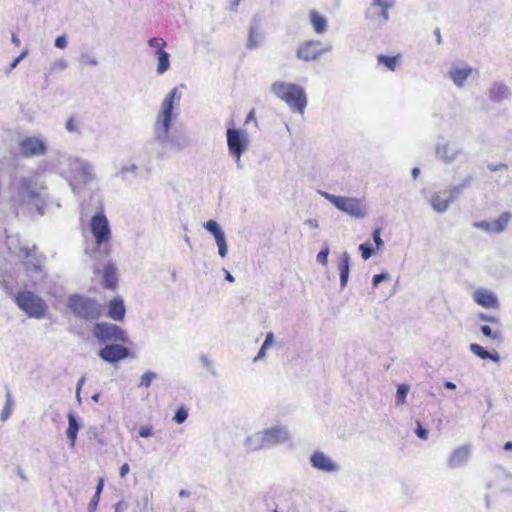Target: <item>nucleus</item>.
<instances>
[{"instance_id": "45", "label": "nucleus", "mask_w": 512, "mask_h": 512, "mask_svg": "<svg viewBox=\"0 0 512 512\" xmlns=\"http://www.w3.org/2000/svg\"><path fill=\"white\" fill-rule=\"evenodd\" d=\"M359 250L361 251L362 257L364 260L369 259L373 254V249L370 243H362L359 245Z\"/></svg>"}, {"instance_id": "64", "label": "nucleus", "mask_w": 512, "mask_h": 512, "mask_svg": "<svg viewBox=\"0 0 512 512\" xmlns=\"http://www.w3.org/2000/svg\"><path fill=\"white\" fill-rule=\"evenodd\" d=\"M267 349H264L263 346H261L260 350L258 351L256 357L253 359L254 362H257L258 360H261L265 357Z\"/></svg>"}, {"instance_id": "44", "label": "nucleus", "mask_w": 512, "mask_h": 512, "mask_svg": "<svg viewBox=\"0 0 512 512\" xmlns=\"http://www.w3.org/2000/svg\"><path fill=\"white\" fill-rule=\"evenodd\" d=\"M80 61L89 66H97L98 65L97 58L89 53H82L80 55Z\"/></svg>"}, {"instance_id": "40", "label": "nucleus", "mask_w": 512, "mask_h": 512, "mask_svg": "<svg viewBox=\"0 0 512 512\" xmlns=\"http://www.w3.org/2000/svg\"><path fill=\"white\" fill-rule=\"evenodd\" d=\"M408 391H409V386H407L405 384H401L398 386L397 392H396V405L397 406L402 405L405 402Z\"/></svg>"}, {"instance_id": "49", "label": "nucleus", "mask_w": 512, "mask_h": 512, "mask_svg": "<svg viewBox=\"0 0 512 512\" xmlns=\"http://www.w3.org/2000/svg\"><path fill=\"white\" fill-rule=\"evenodd\" d=\"M475 228L481 229L489 234H492V225L490 221H478L473 224Z\"/></svg>"}, {"instance_id": "14", "label": "nucleus", "mask_w": 512, "mask_h": 512, "mask_svg": "<svg viewBox=\"0 0 512 512\" xmlns=\"http://www.w3.org/2000/svg\"><path fill=\"white\" fill-rule=\"evenodd\" d=\"M45 141L36 136L27 137L20 142V152L25 157L42 156L46 153Z\"/></svg>"}, {"instance_id": "8", "label": "nucleus", "mask_w": 512, "mask_h": 512, "mask_svg": "<svg viewBox=\"0 0 512 512\" xmlns=\"http://www.w3.org/2000/svg\"><path fill=\"white\" fill-rule=\"evenodd\" d=\"M90 230L97 246L105 255L110 252L111 229L108 219L103 213H96L90 221Z\"/></svg>"}, {"instance_id": "15", "label": "nucleus", "mask_w": 512, "mask_h": 512, "mask_svg": "<svg viewBox=\"0 0 512 512\" xmlns=\"http://www.w3.org/2000/svg\"><path fill=\"white\" fill-rule=\"evenodd\" d=\"M268 449L283 444L290 439V434L285 426H273L262 430Z\"/></svg>"}, {"instance_id": "3", "label": "nucleus", "mask_w": 512, "mask_h": 512, "mask_svg": "<svg viewBox=\"0 0 512 512\" xmlns=\"http://www.w3.org/2000/svg\"><path fill=\"white\" fill-rule=\"evenodd\" d=\"M273 94L284 101L288 107L303 114L307 106V95L303 87L295 83L276 81L271 85Z\"/></svg>"}, {"instance_id": "10", "label": "nucleus", "mask_w": 512, "mask_h": 512, "mask_svg": "<svg viewBox=\"0 0 512 512\" xmlns=\"http://www.w3.org/2000/svg\"><path fill=\"white\" fill-rule=\"evenodd\" d=\"M93 335L103 343L121 342L129 343L126 332L115 324L101 322L97 323L93 329Z\"/></svg>"}, {"instance_id": "39", "label": "nucleus", "mask_w": 512, "mask_h": 512, "mask_svg": "<svg viewBox=\"0 0 512 512\" xmlns=\"http://www.w3.org/2000/svg\"><path fill=\"white\" fill-rule=\"evenodd\" d=\"M378 63L384 65L388 70L394 71L398 57L395 56H385V55H378L377 57Z\"/></svg>"}, {"instance_id": "29", "label": "nucleus", "mask_w": 512, "mask_h": 512, "mask_svg": "<svg viewBox=\"0 0 512 512\" xmlns=\"http://www.w3.org/2000/svg\"><path fill=\"white\" fill-rule=\"evenodd\" d=\"M310 22L317 34L321 35L326 32L328 27L327 19L320 15L316 10L310 11Z\"/></svg>"}, {"instance_id": "12", "label": "nucleus", "mask_w": 512, "mask_h": 512, "mask_svg": "<svg viewBox=\"0 0 512 512\" xmlns=\"http://www.w3.org/2000/svg\"><path fill=\"white\" fill-rule=\"evenodd\" d=\"M394 6V0H373L365 12L367 19L381 27L389 20L388 10Z\"/></svg>"}, {"instance_id": "43", "label": "nucleus", "mask_w": 512, "mask_h": 512, "mask_svg": "<svg viewBox=\"0 0 512 512\" xmlns=\"http://www.w3.org/2000/svg\"><path fill=\"white\" fill-rule=\"evenodd\" d=\"M137 169H138V167H137L136 164H131V165L123 166L119 170L118 175L121 177V179L126 180L127 179L126 174L127 173L136 174Z\"/></svg>"}, {"instance_id": "28", "label": "nucleus", "mask_w": 512, "mask_h": 512, "mask_svg": "<svg viewBox=\"0 0 512 512\" xmlns=\"http://www.w3.org/2000/svg\"><path fill=\"white\" fill-rule=\"evenodd\" d=\"M124 315L125 306L123 300L113 299L110 301L108 316L115 321H121L124 318Z\"/></svg>"}, {"instance_id": "50", "label": "nucleus", "mask_w": 512, "mask_h": 512, "mask_svg": "<svg viewBox=\"0 0 512 512\" xmlns=\"http://www.w3.org/2000/svg\"><path fill=\"white\" fill-rule=\"evenodd\" d=\"M481 332L483 333V335H485L486 337H489L491 339H499L500 338V333L499 332H493L491 330V328L487 325H483L481 327Z\"/></svg>"}, {"instance_id": "51", "label": "nucleus", "mask_w": 512, "mask_h": 512, "mask_svg": "<svg viewBox=\"0 0 512 512\" xmlns=\"http://www.w3.org/2000/svg\"><path fill=\"white\" fill-rule=\"evenodd\" d=\"M148 44L151 46V47H154L158 50H163L162 48L166 45V42L162 39V38H151L149 41H148Z\"/></svg>"}, {"instance_id": "4", "label": "nucleus", "mask_w": 512, "mask_h": 512, "mask_svg": "<svg viewBox=\"0 0 512 512\" xmlns=\"http://www.w3.org/2000/svg\"><path fill=\"white\" fill-rule=\"evenodd\" d=\"M179 100L177 87H174L163 99L154 122V139L165 140L170 132L173 120L174 101Z\"/></svg>"}, {"instance_id": "30", "label": "nucleus", "mask_w": 512, "mask_h": 512, "mask_svg": "<svg viewBox=\"0 0 512 512\" xmlns=\"http://www.w3.org/2000/svg\"><path fill=\"white\" fill-rule=\"evenodd\" d=\"M68 428L66 430L67 438L70 441V447L73 448L75 446L77 433L80 429V425L78 424V421L73 413H68Z\"/></svg>"}, {"instance_id": "6", "label": "nucleus", "mask_w": 512, "mask_h": 512, "mask_svg": "<svg viewBox=\"0 0 512 512\" xmlns=\"http://www.w3.org/2000/svg\"><path fill=\"white\" fill-rule=\"evenodd\" d=\"M14 299L19 309L29 318L42 319L46 317L48 306L46 302L35 293L29 290H23L18 292Z\"/></svg>"}, {"instance_id": "11", "label": "nucleus", "mask_w": 512, "mask_h": 512, "mask_svg": "<svg viewBox=\"0 0 512 512\" xmlns=\"http://www.w3.org/2000/svg\"><path fill=\"white\" fill-rule=\"evenodd\" d=\"M332 50L330 44H323L320 41L309 40L299 45L296 56L304 62L317 60L321 55Z\"/></svg>"}, {"instance_id": "7", "label": "nucleus", "mask_w": 512, "mask_h": 512, "mask_svg": "<svg viewBox=\"0 0 512 512\" xmlns=\"http://www.w3.org/2000/svg\"><path fill=\"white\" fill-rule=\"evenodd\" d=\"M319 193L338 210L353 218L363 219L368 213L365 202L359 198L337 196L324 191H319Z\"/></svg>"}, {"instance_id": "62", "label": "nucleus", "mask_w": 512, "mask_h": 512, "mask_svg": "<svg viewBox=\"0 0 512 512\" xmlns=\"http://www.w3.org/2000/svg\"><path fill=\"white\" fill-rule=\"evenodd\" d=\"M20 59L18 57H16L9 65V67L6 69L5 73L8 74L10 73L13 69H15L17 67V65L20 63Z\"/></svg>"}, {"instance_id": "24", "label": "nucleus", "mask_w": 512, "mask_h": 512, "mask_svg": "<svg viewBox=\"0 0 512 512\" xmlns=\"http://www.w3.org/2000/svg\"><path fill=\"white\" fill-rule=\"evenodd\" d=\"M470 452V447L467 445L459 446L458 448H456L449 458V467L455 469L463 466L468 461L470 457Z\"/></svg>"}, {"instance_id": "63", "label": "nucleus", "mask_w": 512, "mask_h": 512, "mask_svg": "<svg viewBox=\"0 0 512 512\" xmlns=\"http://www.w3.org/2000/svg\"><path fill=\"white\" fill-rule=\"evenodd\" d=\"M200 360H201V363L203 364L204 367H206L207 369L211 368L212 361L207 356L202 355Z\"/></svg>"}, {"instance_id": "37", "label": "nucleus", "mask_w": 512, "mask_h": 512, "mask_svg": "<svg viewBox=\"0 0 512 512\" xmlns=\"http://www.w3.org/2000/svg\"><path fill=\"white\" fill-rule=\"evenodd\" d=\"M156 55L158 57L157 73L163 74L169 69L170 66L169 53L164 50H158Z\"/></svg>"}, {"instance_id": "59", "label": "nucleus", "mask_w": 512, "mask_h": 512, "mask_svg": "<svg viewBox=\"0 0 512 512\" xmlns=\"http://www.w3.org/2000/svg\"><path fill=\"white\" fill-rule=\"evenodd\" d=\"M479 319L484 321V322H489V323L497 322V318L496 317L491 316V315H487V314H484V313L479 314Z\"/></svg>"}, {"instance_id": "41", "label": "nucleus", "mask_w": 512, "mask_h": 512, "mask_svg": "<svg viewBox=\"0 0 512 512\" xmlns=\"http://www.w3.org/2000/svg\"><path fill=\"white\" fill-rule=\"evenodd\" d=\"M65 128L70 133L81 134V124L78 120L74 118L68 119V121L65 124Z\"/></svg>"}, {"instance_id": "33", "label": "nucleus", "mask_w": 512, "mask_h": 512, "mask_svg": "<svg viewBox=\"0 0 512 512\" xmlns=\"http://www.w3.org/2000/svg\"><path fill=\"white\" fill-rule=\"evenodd\" d=\"M430 204L433 210L440 214L445 213L449 208V201L443 195V191L435 193L430 199Z\"/></svg>"}, {"instance_id": "48", "label": "nucleus", "mask_w": 512, "mask_h": 512, "mask_svg": "<svg viewBox=\"0 0 512 512\" xmlns=\"http://www.w3.org/2000/svg\"><path fill=\"white\" fill-rule=\"evenodd\" d=\"M68 67V63L64 59H57L51 64L52 71H63Z\"/></svg>"}, {"instance_id": "42", "label": "nucleus", "mask_w": 512, "mask_h": 512, "mask_svg": "<svg viewBox=\"0 0 512 512\" xmlns=\"http://www.w3.org/2000/svg\"><path fill=\"white\" fill-rule=\"evenodd\" d=\"M157 377V374L154 372H146L141 376V380L139 386L141 387H149L151 382Z\"/></svg>"}, {"instance_id": "13", "label": "nucleus", "mask_w": 512, "mask_h": 512, "mask_svg": "<svg viewBox=\"0 0 512 512\" xmlns=\"http://www.w3.org/2000/svg\"><path fill=\"white\" fill-rule=\"evenodd\" d=\"M25 272L33 286L40 285L45 279L43 269V257L33 254L29 259L24 260Z\"/></svg>"}, {"instance_id": "1", "label": "nucleus", "mask_w": 512, "mask_h": 512, "mask_svg": "<svg viewBox=\"0 0 512 512\" xmlns=\"http://www.w3.org/2000/svg\"><path fill=\"white\" fill-rule=\"evenodd\" d=\"M9 204L15 215L35 207L40 215L46 213L49 197L47 185L39 172L15 177L9 186Z\"/></svg>"}, {"instance_id": "27", "label": "nucleus", "mask_w": 512, "mask_h": 512, "mask_svg": "<svg viewBox=\"0 0 512 512\" xmlns=\"http://www.w3.org/2000/svg\"><path fill=\"white\" fill-rule=\"evenodd\" d=\"M340 272V285L344 288L347 285L350 272V255L348 252H343L338 265Z\"/></svg>"}, {"instance_id": "57", "label": "nucleus", "mask_w": 512, "mask_h": 512, "mask_svg": "<svg viewBox=\"0 0 512 512\" xmlns=\"http://www.w3.org/2000/svg\"><path fill=\"white\" fill-rule=\"evenodd\" d=\"M139 435L143 438H147L153 435L152 428L149 426H142L139 429Z\"/></svg>"}, {"instance_id": "36", "label": "nucleus", "mask_w": 512, "mask_h": 512, "mask_svg": "<svg viewBox=\"0 0 512 512\" xmlns=\"http://www.w3.org/2000/svg\"><path fill=\"white\" fill-rule=\"evenodd\" d=\"M471 352L478 356L481 359H490L493 362H498L500 357L498 353L491 354L488 351H486L482 346L476 343H472L469 346Z\"/></svg>"}, {"instance_id": "55", "label": "nucleus", "mask_w": 512, "mask_h": 512, "mask_svg": "<svg viewBox=\"0 0 512 512\" xmlns=\"http://www.w3.org/2000/svg\"><path fill=\"white\" fill-rule=\"evenodd\" d=\"M274 344V334L272 332H269L267 335H266V338L262 344V346L264 347V349H269L270 347H272Z\"/></svg>"}, {"instance_id": "53", "label": "nucleus", "mask_w": 512, "mask_h": 512, "mask_svg": "<svg viewBox=\"0 0 512 512\" xmlns=\"http://www.w3.org/2000/svg\"><path fill=\"white\" fill-rule=\"evenodd\" d=\"M373 241L376 244L377 249H380L383 246V240L381 239V231L380 229H376L373 232Z\"/></svg>"}, {"instance_id": "5", "label": "nucleus", "mask_w": 512, "mask_h": 512, "mask_svg": "<svg viewBox=\"0 0 512 512\" xmlns=\"http://www.w3.org/2000/svg\"><path fill=\"white\" fill-rule=\"evenodd\" d=\"M67 306L76 317L89 322L97 320L103 311L98 301L79 294L69 296Z\"/></svg>"}, {"instance_id": "58", "label": "nucleus", "mask_w": 512, "mask_h": 512, "mask_svg": "<svg viewBox=\"0 0 512 512\" xmlns=\"http://www.w3.org/2000/svg\"><path fill=\"white\" fill-rule=\"evenodd\" d=\"M415 433L416 435L423 439V440H426L427 437H428V431L426 429H424L420 424H418V427L417 429L415 430Z\"/></svg>"}, {"instance_id": "34", "label": "nucleus", "mask_w": 512, "mask_h": 512, "mask_svg": "<svg viewBox=\"0 0 512 512\" xmlns=\"http://www.w3.org/2000/svg\"><path fill=\"white\" fill-rule=\"evenodd\" d=\"M263 40V34L261 33L259 27L257 25H251L249 29L247 48L255 49L259 47Z\"/></svg>"}, {"instance_id": "16", "label": "nucleus", "mask_w": 512, "mask_h": 512, "mask_svg": "<svg viewBox=\"0 0 512 512\" xmlns=\"http://www.w3.org/2000/svg\"><path fill=\"white\" fill-rule=\"evenodd\" d=\"M473 72L472 67L465 62H455L448 72L449 78L458 88H463L466 80Z\"/></svg>"}, {"instance_id": "47", "label": "nucleus", "mask_w": 512, "mask_h": 512, "mask_svg": "<svg viewBox=\"0 0 512 512\" xmlns=\"http://www.w3.org/2000/svg\"><path fill=\"white\" fill-rule=\"evenodd\" d=\"M187 417H188V412H187V410H186L185 408L181 407V408H179V409L176 411V413H175V415H174V418H173V419H174V421H175L176 423H178V424H182L183 422H185V421H186Z\"/></svg>"}, {"instance_id": "20", "label": "nucleus", "mask_w": 512, "mask_h": 512, "mask_svg": "<svg viewBox=\"0 0 512 512\" xmlns=\"http://www.w3.org/2000/svg\"><path fill=\"white\" fill-rule=\"evenodd\" d=\"M435 153L437 158L446 164H450L458 158L461 150L456 143L444 142L436 145Z\"/></svg>"}, {"instance_id": "19", "label": "nucleus", "mask_w": 512, "mask_h": 512, "mask_svg": "<svg viewBox=\"0 0 512 512\" xmlns=\"http://www.w3.org/2000/svg\"><path fill=\"white\" fill-rule=\"evenodd\" d=\"M98 355L101 359H103L106 362L116 363L120 360L127 358L129 355V350L122 345L110 344L102 348L98 352Z\"/></svg>"}, {"instance_id": "23", "label": "nucleus", "mask_w": 512, "mask_h": 512, "mask_svg": "<svg viewBox=\"0 0 512 512\" xmlns=\"http://www.w3.org/2000/svg\"><path fill=\"white\" fill-rule=\"evenodd\" d=\"M474 301L484 308H498V298L488 289H477L473 294Z\"/></svg>"}, {"instance_id": "60", "label": "nucleus", "mask_w": 512, "mask_h": 512, "mask_svg": "<svg viewBox=\"0 0 512 512\" xmlns=\"http://www.w3.org/2000/svg\"><path fill=\"white\" fill-rule=\"evenodd\" d=\"M130 471V467L127 463H124L119 470V474L121 478H124Z\"/></svg>"}, {"instance_id": "18", "label": "nucleus", "mask_w": 512, "mask_h": 512, "mask_svg": "<svg viewBox=\"0 0 512 512\" xmlns=\"http://www.w3.org/2000/svg\"><path fill=\"white\" fill-rule=\"evenodd\" d=\"M203 227L214 236L219 255L222 258L226 257L228 253L226 236L219 223L215 220H208L203 224Z\"/></svg>"}, {"instance_id": "35", "label": "nucleus", "mask_w": 512, "mask_h": 512, "mask_svg": "<svg viewBox=\"0 0 512 512\" xmlns=\"http://www.w3.org/2000/svg\"><path fill=\"white\" fill-rule=\"evenodd\" d=\"M470 184V179H466L461 184L457 186H453L449 190L443 191V195H445V198L447 201H449V205L453 203L462 193V191L468 187Z\"/></svg>"}, {"instance_id": "38", "label": "nucleus", "mask_w": 512, "mask_h": 512, "mask_svg": "<svg viewBox=\"0 0 512 512\" xmlns=\"http://www.w3.org/2000/svg\"><path fill=\"white\" fill-rule=\"evenodd\" d=\"M13 404H14V400H13L12 394H11L10 390H7L6 391V402H5V405L0 413V420L2 422H5L10 418V416L12 414Z\"/></svg>"}, {"instance_id": "54", "label": "nucleus", "mask_w": 512, "mask_h": 512, "mask_svg": "<svg viewBox=\"0 0 512 512\" xmlns=\"http://www.w3.org/2000/svg\"><path fill=\"white\" fill-rule=\"evenodd\" d=\"M99 500H100V496H98V494H94V496L92 497V499L90 500V502L88 504L89 512H95L97 505L99 503Z\"/></svg>"}, {"instance_id": "61", "label": "nucleus", "mask_w": 512, "mask_h": 512, "mask_svg": "<svg viewBox=\"0 0 512 512\" xmlns=\"http://www.w3.org/2000/svg\"><path fill=\"white\" fill-rule=\"evenodd\" d=\"M128 508V504L124 501H120L115 505L116 512H123Z\"/></svg>"}, {"instance_id": "22", "label": "nucleus", "mask_w": 512, "mask_h": 512, "mask_svg": "<svg viewBox=\"0 0 512 512\" xmlns=\"http://www.w3.org/2000/svg\"><path fill=\"white\" fill-rule=\"evenodd\" d=\"M163 147H166L172 151L181 152L189 146V140L186 135L181 133H167L165 140H155Z\"/></svg>"}, {"instance_id": "32", "label": "nucleus", "mask_w": 512, "mask_h": 512, "mask_svg": "<svg viewBox=\"0 0 512 512\" xmlns=\"http://www.w3.org/2000/svg\"><path fill=\"white\" fill-rule=\"evenodd\" d=\"M511 219L512 214L510 212H503L496 220L491 221L492 234H500L504 232Z\"/></svg>"}, {"instance_id": "17", "label": "nucleus", "mask_w": 512, "mask_h": 512, "mask_svg": "<svg viewBox=\"0 0 512 512\" xmlns=\"http://www.w3.org/2000/svg\"><path fill=\"white\" fill-rule=\"evenodd\" d=\"M6 245L12 254L20 258H24V260L29 259L33 254L36 253L35 246L30 248L25 245L19 235L7 236Z\"/></svg>"}, {"instance_id": "26", "label": "nucleus", "mask_w": 512, "mask_h": 512, "mask_svg": "<svg viewBox=\"0 0 512 512\" xmlns=\"http://www.w3.org/2000/svg\"><path fill=\"white\" fill-rule=\"evenodd\" d=\"M509 95L508 87L503 83H493L489 88V98L491 101L500 103Z\"/></svg>"}, {"instance_id": "56", "label": "nucleus", "mask_w": 512, "mask_h": 512, "mask_svg": "<svg viewBox=\"0 0 512 512\" xmlns=\"http://www.w3.org/2000/svg\"><path fill=\"white\" fill-rule=\"evenodd\" d=\"M55 47L64 49L67 46V39L65 36H58L54 42Z\"/></svg>"}, {"instance_id": "2", "label": "nucleus", "mask_w": 512, "mask_h": 512, "mask_svg": "<svg viewBox=\"0 0 512 512\" xmlns=\"http://www.w3.org/2000/svg\"><path fill=\"white\" fill-rule=\"evenodd\" d=\"M59 165L73 190L75 183L88 184L96 179L94 165L87 160L63 154L59 157Z\"/></svg>"}, {"instance_id": "46", "label": "nucleus", "mask_w": 512, "mask_h": 512, "mask_svg": "<svg viewBox=\"0 0 512 512\" xmlns=\"http://www.w3.org/2000/svg\"><path fill=\"white\" fill-rule=\"evenodd\" d=\"M329 247L327 245L317 254V262L322 264L323 266L327 265L328 255H329Z\"/></svg>"}, {"instance_id": "21", "label": "nucleus", "mask_w": 512, "mask_h": 512, "mask_svg": "<svg viewBox=\"0 0 512 512\" xmlns=\"http://www.w3.org/2000/svg\"><path fill=\"white\" fill-rule=\"evenodd\" d=\"M310 462L313 468L323 472H335L339 468L329 456L321 451L314 452L310 457Z\"/></svg>"}, {"instance_id": "25", "label": "nucleus", "mask_w": 512, "mask_h": 512, "mask_svg": "<svg viewBox=\"0 0 512 512\" xmlns=\"http://www.w3.org/2000/svg\"><path fill=\"white\" fill-rule=\"evenodd\" d=\"M244 446L249 451H259L262 449H268L265 437L262 431L256 432L250 436H248L244 440Z\"/></svg>"}, {"instance_id": "52", "label": "nucleus", "mask_w": 512, "mask_h": 512, "mask_svg": "<svg viewBox=\"0 0 512 512\" xmlns=\"http://www.w3.org/2000/svg\"><path fill=\"white\" fill-rule=\"evenodd\" d=\"M388 278H389V274H387V273L376 274L372 278V284H373V286L376 287L379 283H381L384 280H387Z\"/></svg>"}, {"instance_id": "31", "label": "nucleus", "mask_w": 512, "mask_h": 512, "mask_svg": "<svg viewBox=\"0 0 512 512\" xmlns=\"http://www.w3.org/2000/svg\"><path fill=\"white\" fill-rule=\"evenodd\" d=\"M103 282L108 289H113L116 286V266L112 262H108L104 267Z\"/></svg>"}, {"instance_id": "9", "label": "nucleus", "mask_w": 512, "mask_h": 512, "mask_svg": "<svg viewBox=\"0 0 512 512\" xmlns=\"http://www.w3.org/2000/svg\"><path fill=\"white\" fill-rule=\"evenodd\" d=\"M227 145L229 153L235 158V162L238 169H242V154L249 147L248 133L242 129H227Z\"/></svg>"}]
</instances>
